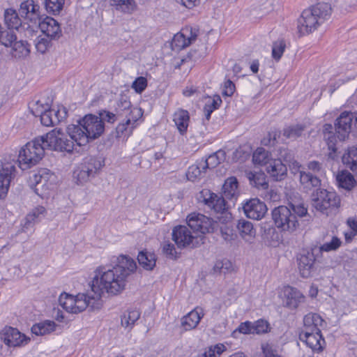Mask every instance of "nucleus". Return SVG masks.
<instances>
[{
    "mask_svg": "<svg viewBox=\"0 0 357 357\" xmlns=\"http://www.w3.org/2000/svg\"><path fill=\"white\" fill-rule=\"evenodd\" d=\"M112 114L105 110L99 112V116L94 114H86L78 121V124L68 125V131L78 146H85L90 141L98 138L104 132V121H109Z\"/></svg>",
    "mask_w": 357,
    "mask_h": 357,
    "instance_id": "1",
    "label": "nucleus"
},
{
    "mask_svg": "<svg viewBox=\"0 0 357 357\" xmlns=\"http://www.w3.org/2000/svg\"><path fill=\"white\" fill-rule=\"evenodd\" d=\"M331 13V5L324 2L305 9L298 20L299 33L305 35L313 32L330 18Z\"/></svg>",
    "mask_w": 357,
    "mask_h": 357,
    "instance_id": "2",
    "label": "nucleus"
},
{
    "mask_svg": "<svg viewBox=\"0 0 357 357\" xmlns=\"http://www.w3.org/2000/svg\"><path fill=\"white\" fill-rule=\"evenodd\" d=\"M90 283L91 291L87 294L91 301L103 303V298H109L112 289V270L105 267L98 268Z\"/></svg>",
    "mask_w": 357,
    "mask_h": 357,
    "instance_id": "3",
    "label": "nucleus"
},
{
    "mask_svg": "<svg viewBox=\"0 0 357 357\" xmlns=\"http://www.w3.org/2000/svg\"><path fill=\"white\" fill-rule=\"evenodd\" d=\"M45 141L43 136L36 137L22 146L18 155V165L22 169H28L36 165L44 156Z\"/></svg>",
    "mask_w": 357,
    "mask_h": 357,
    "instance_id": "4",
    "label": "nucleus"
},
{
    "mask_svg": "<svg viewBox=\"0 0 357 357\" xmlns=\"http://www.w3.org/2000/svg\"><path fill=\"white\" fill-rule=\"evenodd\" d=\"M137 264L128 255H121L117 257L113 267V294L121 293L126 287L127 278L137 270Z\"/></svg>",
    "mask_w": 357,
    "mask_h": 357,
    "instance_id": "5",
    "label": "nucleus"
},
{
    "mask_svg": "<svg viewBox=\"0 0 357 357\" xmlns=\"http://www.w3.org/2000/svg\"><path fill=\"white\" fill-rule=\"evenodd\" d=\"M45 146L55 151L72 153L75 146H78V142L75 141L68 131V126L66 127V133L61 129H54L43 135Z\"/></svg>",
    "mask_w": 357,
    "mask_h": 357,
    "instance_id": "6",
    "label": "nucleus"
},
{
    "mask_svg": "<svg viewBox=\"0 0 357 357\" xmlns=\"http://www.w3.org/2000/svg\"><path fill=\"white\" fill-rule=\"evenodd\" d=\"M59 303L66 312L73 314L79 313L87 307L93 310L101 307V303L91 301L87 293L78 294L76 296L63 293L59 298Z\"/></svg>",
    "mask_w": 357,
    "mask_h": 357,
    "instance_id": "7",
    "label": "nucleus"
},
{
    "mask_svg": "<svg viewBox=\"0 0 357 357\" xmlns=\"http://www.w3.org/2000/svg\"><path fill=\"white\" fill-rule=\"evenodd\" d=\"M271 215L275 226L281 231L293 233L299 227L298 218L288 206L275 207Z\"/></svg>",
    "mask_w": 357,
    "mask_h": 357,
    "instance_id": "8",
    "label": "nucleus"
},
{
    "mask_svg": "<svg viewBox=\"0 0 357 357\" xmlns=\"http://www.w3.org/2000/svg\"><path fill=\"white\" fill-rule=\"evenodd\" d=\"M104 166V160L100 158H87L74 171L73 177L77 184H84L93 178Z\"/></svg>",
    "mask_w": 357,
    "mask_h": 357,
    "instance_id": "9",
    "label": "nucleus"
},
{
    "mask_svg": "<svg viewBox=\"0 0 357 357\" xmlns=\"http://www.w3.org/2000/svg\"><path fill=\"white\" fill-rule=\"evenodd\" d=\"M312 202L317 210L327 214L328 210L339 206L340 199L335 192L319 189L313 192Z\"/></svg>",
    "mask_w": 357,
    "mask_h": 357,
    "instance_id": "10",
    "label": "nucleus"
},
{
    "mask_svg": "<svg viewBox=\"0 0 357 357\" xmlns=\"http://www.w3.org/2000/svg\"><path fill=\"white\" fill-rule=\"evenodd\" d=\"M188 227L192 230L195 235L202 241V236L205 234L213 231L217 223L212 219L200 213H190L187 218Z\"/></svg>",
    "mask_w": 357,
    "mask_h": 357,
    "instance_id": "11",
    "label": "nucleus"
},
{
    "mask_svg": "<svg viewBox=\"0 0 357 357\" xmlns=\"http://www.w3.org/2000/svg\"><path fill=\"white\" fill-rule=\"evenodd\" d=\"M143 111L139 107H132L128 97L126 95H121L116 102L115 107L114 116H125L127 122L134 121H137L142 117ZM114 119H113V121Z\"/></svg>",
    "mask_w": 357,
    "mask_h": 357,
    "instance_id": "12",
    "label": "nucleus"
},
{
    "mask_svg": "<svg viewBox=\"0 0 357 357\" xmlns=\"http://www.w3.org/2000/svg\"><path fill=\"white\" fill-rule=\"evenodd\" d=\"M191 230L188 225H178L174 228L172 239L178 248H193L199 244V237Z\"/></svg>",
    "mask_w": 357,
    "mask_h": 357,
    "instance_id": "13",
    "label": "nucleus"
},
{
    "mask_svg": "<svg viewBox=\"0 0 357 357\" xmlns=\"http://www.w3.org/2000/svg\"><path fill=\"white\" fill-rule=\"evenodd\" d=\"M335 131L340 140L344 141L352 129L357 130V115L349 112H343L335 123Z\"/></svg>",
    "mask_w": 357,
    "mask_h": 357,
    "instance_id": "14",
    "label": "nucleus"
},
{
    "mask_svg": "<svg viewBox=\"0 0 357 357\" xmlns=\"http://www.w3.org/2000/svg\"><path fill=\"white\" fill-rule=\"evenodd\" d=\"M40 6L33 0H26L22 2L19 9V13L24 20L29 22V26H37L40 19Z\"/></svg>",
    "mask_w": 357,
    "mask_h": 357,
    "instance_id": "15",
    "label": "nucleus"
},
{
    "mask_svg": "<svg viewBox=\"0 0 357 357\" xmlns=\"http://www.w3.org/2000/svg\"><path fill=\"white\" fill-rule=\"evenodd\" d=\"M1 340L8 347H20L28 342L26 336L21 333L17 328L5 327L0 332Z\"/></svg>",
    "mask_w": 357,
    "mask_h": 357,
    "instance_id": "16",
    "label": "nucleus"
},
{
    "mask_svg": "<svg viewBox=\"0 0 357 357\" xmlns=\"http://www.w3.org/2000/svg\"><path fill=\"white\" fill-rule=\"evenodd\" d=\"M301 341L310 348L313 352L320 353L325 347L326 342L323 338L321 331L317 332H301L299 334Z\"/></svg>",
    "mask_w": 357,
    "mask_h": 357,
    "instance_id": "17",
    "label": "nucleus"
},
{
    "mask_svg": "<svg viewBox=\"0 0 357 357\" xmlns=\"http://www.w3.org/2000/svg\"><path fill=\"white\" fill-rule=\"evenodd\" d=\"M15 170V162L2 165V168L0 169V199L4 198L7 195Z\"/></svg>",
    "mask_w": 357,
    "mask_h": 357,
    "instance_id": "18",
    "label": "nucleus"
},
{
    "mask_svg": "<svg viewBox=\"0 0 357 357\" xmlns=\"http://www.w3.org/2000/svg\"><path fill=\"white\" fill-rule=\"evenodd\" d=\"M68 116L66 107L61 106L56 109H49L40 116L41 123L45 126H53L64 121Z\"/></svg>",
    "mask_w": 357,
    "mask_h": 357,
    "instance_id": "19",
    "label": "nucleus"
},
{
    "mask_svg": "<svg viewBox=\"0 0 357 357\" xmlns=\"http://www.w3.org/2000/svg\"><path fill=\"white\" fill-rule=\"evenodd\" d=\"M246 216L254 220L261 219L267 212L266 204L258 199H252L243 206Z\"/></svg>",
    "mask_w": 357,
    "mask_h": 357,
    "instance_id": "20",
    "label": "nucleus"
},
{
    "mask_svg": "<svg viewBox=\"0 0 357 357\" xmlns=\"http://www.w3.org/2000/svg\"><path fill=\"white\" fill-rule=\"evenodd\" d=\"M37 26L43 33L47 38L56 40L61 36V29L58 22L51 17H46L39 21Z\"/></svg>",
    "mask_w": 357,
    "mask_h": 357,
    "instance_id": "21",
    "label": "nucleus"
},
{
    "mask_svg": "<svg viewBox=\"0 0 357 357\" xmlns=\"http://www.w3.org/2000/svg\"><path fill=\"white\" fill-rule=\"evenodd\" d=\"M197 36L196 31L193 32L192 28L187 27L183 29L182 32L174 35L172 46L177 50L183 49L195 41Z\"/></svg>",
    "mask_w": 357,
    "mask_h": 357,
    "instance_id": "22",
    "label": "nucleus"
},
{
    "mask_svg": "<svg viewBox=\"0 0 357 357\" xmlns=\"http://www.w3.org/2000/svg\"><path fill=\"white\" fill-rule=\"evenodd\" d=\"M315 252H317L316 248L312 249L310 252L307 251L306 253L301 255L298 258V270L303 278H307L311 275L316 259Z\"/></svg>",
    "mask_w": 357,
    "mask_h": 357,
    "instance_id": "23",
    "label": "nucleus"
},
{
    "mask_svg": "<svg viewBox=\"0 0 357 357\" xmlns=\"http://www.w3.org/2000/svg\"><path fill=\"white\" fill-rule=\"evenodd\" d=\"M204 315L201 307H195L181 319V326L185 331H191L197 328Z\"/></svg>",
    "mask_w": 357,
    "mask_h": 357,
    "instance_id": "24",
    "label": "nucleus"
},
{
    "mask_svg": "<svg viewBox=\"0 0 357 357\" xmlns=\"http://www.w3.org/2000/svg\"><path fill=\"white\" fill-rule=\"evenodd\" d=\"M45 211V208L41 206L33 208L22 221L21 231L22 232H27L32 229L35 224L38 222L41 218L44 217Z\"/></svg>",
    "mask_w": 357,
    "mask_h": 357,
    "instance_id": "25",
    "label": "nucleus"
},
{
    "mask_svg": "<svg viewBox=\"0 0 357 357\" xmlns=\"http://www.w3.org/2000/svg\"><path fill=\"white\" fill-rule=\"evenodd\" d=\"M284 305L291 309L296 308L299 303L303 302L304 296L296 288L287 286L283 289Z\"/></svg>",
    "mask_w": 357,
    "mask_h": 357,
    "instance_id": "26",
    "label": "nucleus"
},
{
    "mask_svg": "<svg viewBox=\"0 0 357 357\" xmlns=\"http://www.w3.org/2000/svg\"><path fill=\"white\" fill-rule=\"evenodd\" d=\"M267 173L273 178L274 181H282L286 175L287 169L280 160L271 159L266 166Z\"/></svg>",
    "mask_w": 357,
    "mask_h": 357,
    "instance_id": "27",
    "label": "nucleus"
},
{
    "mask_svg": "<svg viewBox=\"0 0 357 357\" xmlns=\"http://www.w3.org/2000/svg\"><path fill=\"white\" fill-rule=\"evenodd\" d=\"M202 193L204 196V201L210 208H213L217 213H222L226 208L225 200L222 197H220L215 193H211L209 190H203Z\"/></svg>",
    "mask_w": 357,
    "mask_h": 357,
    "instance_id": "28",
    "label": "nucleus"
},
{
    "mask_svg": "<svg viewBox=\"0 0 357 357\" xmlns=\"http://www.w3.org/2000/svg\"><path fill=\"white\" fill-rule=\"evenodd\" d=\"M324 324L321 317L316 313H309L304 317L303 327L301 332H317L321 331L320 328Z\"/></svg>",
    "mask_w": 357,
    "mask_h": 357,
    "instance_id": "29",
    "label": "nucleus"
},
{
    "mask_svg": "<svg viewBox=\"0 0 357 357\" xmlns=\"http://www.w3.org/2000/svg\"><path fill=\"white\" fill-rule=\"evenodd\" d=\"M241 237L249 243H252L256 236V230L253 225L246 220H239L236 225Z\"/></svg>",
    "mask_w": 357,
    "mask_h": 357,
    "instance_id": "30",
    "label": "nucleus"
},
{
    "mask_svg": "<svg viewBox=\"0 0 357 357\" xmlns=\"http://www.w3.org/2000/svg\"><path fill=\"white\" fill-rule=\"evenodd\" d=\"M141 312L137 309H128L121 315V325L128 331H130L136 321L139 319Z\"/></svg>",
    "mask_w": 357,
    "mask_h": 357,
    "instance_id": "31",
    "label": "nucleus"
},
{
    "mask_svg": "<svg viewBox=\"0 0 357 357\" xmlns=\"http://www.w3.org/2000/svg\"><path fill=\"white\" fill-rule=\"evenodd\" d=\"M173 121L175 123L181 135L187 132L189 124L190 116L187 110L179 109L174 114Z\"/></svg>",
    "mask_w": 357,
    "mask_h": 357,
    "instance_id": "32",
    "label": "nucleus"
},
{
    "mask_svg": "<svg viewBox=\"0 0 357 357\" xmlns=\"http://www.w3.org/2000/svg\"><path fill=\"white\" fill-rule=\"evenodd\" d=\"M333 126L331 124H325L324 126L323 129V133H324V138L326 141L328 150L331 151V152L328 153V155L331 158H335V153L337 151L336 149V137L333 132Z\"/></svg>",
    "mask_w": 357,
    "mask_h": 357,
    "instance_id": "33",
    "label": "nucleus"
},
{
    "mask_svg": "<svg viewBox=\"0 0 357 357\" xmlns=\"http://www.w3.org/2000/svg\"><path fill=\"white\" fill-rule=\"evenodd\" d=\"M300 183L305 190H311L321 185V180L310 172H301Z\"/></svg>",
    "mask_w": 357,
    "mask_h": 357,
    "instance_id": "34",
    "label": "nucleus"
},
{
    "mask_svg": "<svg viewBox=\"0 0 357 357\" xmlns=\"http://www.w3.org/2000/svg\"><path fill=\"white\" fill-rule=\"evenodd\" d=\"M342 160L348 168L357 174V146L348 148L343 154Z\"/></svg>",
    "mask_w": 357,
    "mask_h": 357,
    "instance_id": "35",
    "label": "nucleus"
},
{
    "mask_svg": "<svg viewBox=\"0 0 357 357\" xmlns=\"http://www.w3.org/2000/svg\"><path fill=\"white\" fill-rule=\"evenodd\" d=\"M225 152L224 151H218L215 153L208 156L206 160H202V169L206 170L208 168L213 169L217 167L225 159Z\"/></svg>",
    "mask_w": 357,
    "mask_h": 357,
    "instance_id": "36",
    "label": "nucleus"
},
{
    "mask_svg": "<svg viewBox=\"0 0 357 357\" xmlns=\"http://www.w3.org/2000/svg\"><path fill=\"white\" fill-rule=\"evenodd\" d=\"M4 21L8 29V30H17L22 25V20L18 14L11 8L5 10Z\"/></svg>",
    "mask_w": 357,
    "mask_h": 357,
    "instance_id": "37",
    "label": "nucleus"
},
{
    "mask_svg": "<svg viewBox=\"0 0 357 357\" xmlns=\"http://www.w3.org/2000/svg\"><path fill=\"white\" fill-rule=\"evenodd\" d=\"M56 324L52 321H45L34 324L31 332L36 335H45L55 331Z\"/></svg>",
    "mask_w": 357,
    "mask_h": 357,
    "instance_id": "38",
    "label": "nucleus"
},
{
    "mask_svg": "<svg viewBox=\"0 0 357 357\" xmlns=\"http://www.w3.org/2000/svg\"><path fill=\"white\" fill-rule=\"evenodd\" d=\"M115 9L125 14H132L137 9L135 0H113Z\"/></svg>",
    "mask_w": 357,
    "mask_h": 357,
    "instance_id": "39",
    "label": "nucleus"
},
{
    "mask_svg": "<svg viewBox=\"0 0 357 357\" xmlns=\"http://www.w3.org/2000/svg\"><path fill=\"white\" fill-rule=\"evenodd\" d=\"M10 47V52L15 58L20 59L26 57L30 52L28 44L23 40H15Z\"/></svg>",
    "mask_w": 357,
    "mask_h": 357,
    "instance_id": "40",
    "label": "nucleus"
},
{
    "mask_svg": "<svg viewBox=\"0 0 357 357\" xmlns=\"http://www.w3.org/2000/svg\"><path fill=\"white\" fill-rule=\"evenodd\" d=\"M139 264L146 270L151 271L155 266V257L153 253L140 252L137 256Z\"/></svg>",
    "mask_w": 357,
    "mask_h": 357,
    "instance_id": "41",
    "label": "nucleus"
},
{
    "mask_svg": "<svg viewBox=\"0 0 357 357\" xmlns=\"http://www.w3.org/2000/svg\"><path fill=\"white\" fill-rule=\"evenodd\" d=\"M54 174L50 173L48 169H44L38 172V174L34 175V181L36 182V192L39 195L38 190L40 188L47 185V182Z\"/></svg>",
    "mask_w": 357,
    "mask_h": 357,
    "instance_id": "42",
    "label": "nucleus"
},
{
    "mask_svg": "<svg viewBox=\"0 0 357 357\" xmlns=\"http://www.w3.org/2000/svg\"><path fill=\"white\" fill-rule=\"evenodd\" d=\"M137 121H130L127 122V119H126V121L121 123L118 125L116 128V138H122L125 139L127 138L132 132L133 128L135 127V123Z\"/></svg>",
    "mask_w": 357,
    "mask_h": 357,
    "instance_id": "43",
    "label": "nucleus"
},
{
    "mask_svg": "<svg viewBox=\"0 0 357 357\" xmlns=\"http://www.w3.org/2000/svg\"><path fill=\"white\" fill-rule=\"evenodd\" d=\"M337 180L338 181L339 185L347 190H351L356 185V181L354 179V176L347 172H342L341 174H338L337 176Z\"/></svg>",
    "mask_w": 357,
    "mask_h": 357,
    "instance_id": "44",
    "label": "nucleus"
},
{
    "mask_svg": "<svg viewBox=\"0 0 357 357\" xmlns=\"http://www.w3.org/2000/svg\"><path fill=\"white\" fill-rule=\"evenodd\" d=\"M247 176L252 185L257 188L261 187L263 189L268 188L266 176L264 173L250 172L247 174Z\"/></svg>",
    "mask_w": 357,
    "mask_h": 357,
    "instance_id": "45",
    "label": "nucleus"
},
{
    "mask_svg": "<svg viewBox=\"0 0 357 357\" xmlns=\"http://www.w3.org/2000/svg\"><path fill=\"white\" fill-rule=\"evenodd\" d=\"M238 181L235 177L227 178L223 185V193L228 199L233 198L237 193Z\"/></svg>",
    "mask_w": 357,
    "mask_h": 357,
    "instance_id": "46",
    "label": "nucleus"
},
{
    "mask_svg": "<svg viewBox=\"0 0 357 357\" xmlns=\"http://www.w3.org/2000/svg\"><path fill=\"white\" fill-rule=\"evenodd\" d=\"M305 126L302 125H293L283 130V135L289 139L295 140L302 135Z\"/></svg>",
    "mask_w": 357,
    "mask_h": 357,
    "instance_id": "47",
    "label": "nucleus"
},
{
    "mask_svg": "<svg viewBox=\"0 0 357 357\" xmlns=\"http://www.w3.org/2000/svg\"><path fill=\"white\" fill-rule=\"evenodd\" d=\"M226 349V346L221 343L211 345L206 348L199 357H220Z\"/></svg>",
    "mask_w": 357,
    "mask_h": 357,
    "instance_id": "48",
    "label": "nucleus"
},
{
    "mask_svg": "<svg viewBox=\"0 0 357 357\" xmlns=\"http://www.w3.org/2000/svg\"><path fill=\"white\" fill-rule=\"evenodd\" d=\"M269 153L263 148H258L252 155V161L256 165H266L271 160Z\"/></svg>",
    "mask_w": 357,
    "mask_h": 357,
    "instance_id": "49",
    "label": "nucleus"
},
{
    "mask_svg": "<svg viewBox=\"0 0 357 357\" xmlns=\"http://www.w3.org/2000/svg\"><path fill=\"white\" fill-rule=\"evenodd\" d=\"M65 0H45V6L47 13L59 15L63 10Z\"/></svg>",
    "mask_w": 357,
    "mask_h": 357,
    "instance_id": "50",
    "label": "nucleus"
},
{
    "mask_svg": "<svg viewBox=\"0 0 357 357\" xmlns=\"http://www.w3.org/2000/svg\"><path fill=\"white\" fill-rule=\"evenodd\" d=\"M289 208L291 209V212L297 217H303L307 213V209L303 202H298L294 200L290 201Z\"/></svg>",
    "mask_w": 357,
    "mask_h": 357,
    "instance_id": "51",
    "label": "nucleus"
},
{
    "mask_svg": "<svg viewBox=\"0 0 357 357\" xmlns=\"http://www.w3.org/2000/svg\"><path fill=\"white\" fill-rule=\"evenodd\" d=\"M17 37L12 30H6L0 33V43L5 47H11Z\"/></svg>",
    "mask_w": 357,
    "mask_h": 357,
    "instance_id": "52",
    "label": "nucleus"
},
{
    "mask_svg": "<svg viewBox=\"0 0 357 357\" xmlns=\"http://www.w3.org/2000/svg\"><path fill=\"white\" fill-rule=\"evenodd\" d=\"M341 241L335 236H333L330 242H326L324 243L321 246L317 248V252H331L336 250L341 245Z\"/></svg>",
    "mask_w": 357,
    "mask_h": 357,
    "instance_id": "53",
    "label": "nucleus"
},
{
    "mask_svg": "<svg viewBox=\"0 0 357 357\" xmlns=\"http://www.w3.org/2000/svg\"><path fill=\"white\" fill-rule=\"evenodd\" d=\"M52 39H50L49 38H45L42 36H39L37 37L35 41V46L36 48V50L41 53L44 54L45 53L49 47L51 46V40Z\"/></svg>",
    "mask_w": 357,
    "mask_h": 357,
    "instance_id": "54",
    "label": "nucleus"
},
{
    "mask_svg": "<svg viewBox=\"0 0 357 357\" xmlns=\"http://www.w3.org/2000/svg\"><path fill=\"white\" fill-rule=\"evenodd\" d=\"M205 170L202 169V162L199 161L197 164L191 165L187 172L186 176L188 180L195 181L199 178Z\"/></svg>",
    "mask_w": 357,
    "mask_h": 357,
    "instance_id": "55",
    "label": "nucleus"
},
{
    "mask_svg": "<svg viewBox=\"0 0 357 357\" xmlns=\"http://www.w3.org/2000/svg\"><path fill=\"white\" fill-rule=\"evenodd\" d=\"M252 322L250 321H245L241 323L238 327L235 329L232 333L231 336L234 338L238 337V334H244V335H248V334H253L252 333Z\"/></svg>",
    "mask_w": 357,
    "mask_h": 357,
    "instance_id": "56",
    "label": "nucleus"
},
{
    "mask_svg": "<svg viewBox=\"0 0 357 357\" xmlns=\"http://www.w3.org/2000/svg\"><path fill=\"white\" fill-rule=\"evenodd\" d=\"M285 48L286 44L283 40H279L274 42L272 47L273 58L276 61H279L282 57Z\"/></svg>",
    "mask_w": 357,
    "mask_h": 357,
    "instance_id": "57",
    "label": "nucleus"
},
{
    "mask_svg": "<svg viewBox=\"0 0 357 357\" xmlns=\"http://www.w3.org/2000/svg\"><path fill=\"white\" fill-rule=\"evenodd\" d=\"M50 108L47 102H43L40 100H37L30 106L31 111L35 116H41L45 112Z\"/></svg>",
    "mask_w": 357,
    "mask_h": 357,
    "instance_id": "58",
    "label": "nucleus"
},
{
    "mask_svg": "<svg viewBox=\"0 0 357 357\" xmlns=\"http://www.w3.org/2000/svg\"><path fill=\"white\" fill-rule=\"evenodd\" d=\"M253 334H263L269 331V324L264 319H259L252 323Z\"/></svg>",
    "mask_w": 357,
    "mask_h": 357,
    "instance_id": "59",
    "label": "nucleus"
},
{
    "mask_svg": "<svg viewBox=\"0 0 357 357\" xmlns=\"http://www.w3.org/2000/svg\"><path fill=\"white\" fill-rule=\"evenodd\" d=\"M147 86V79L144 77H139L132 84V89L137 93H142Z\"/></svg>",
    "mask_w": 357,
    "mask_h": 357,
    "instance_id": "60",
    "label": "nucleus"
},
{
    "mask_svg": "<svg viewBox=\"0 0 357 357\" xmlns=\"http://www.w3.org/2000/svg\"><path fill=\"white\" fill-rule=\"evenodd\" d=\"M278 158L277 160H280L281 162L283 160L287 165L292 161L294 158V155L293 151L286 149V148H280L278 149Z\"/></svg>",
    "mask_w": 357,
    "mask_h": 357,
    "instance_id": "61",
    "label": "nucleus"
},
{
    "mask_svg": "<svg viewBox=\"0 0 357 357\" xmlns=\"http://www.w3.org/2000/svg\"><path fill=\"white\" fill-rule=\"evenodd\" d=\"M263 353V357H280L278 351L273 348V345L268 343H263L261 345Z\"/></svg>",
    "mask_w": 357,
    "mask_h": 357,
    "instance_id": "62",
    "label": "nucleus"
},
{
    "mask_svg": "<svg viewBox=\"0 0 357 357\" xmlns=\"http://www.w3.org/2000/svg\"><path fill=\"white\" fill-rule=\"evenodd\" d=\"M162 251L163 253L170 259H176L177 257V252L174 245L169 242L164 243Z\"/></svg>",
    "mask_w": 357,
    "mask_h": 357,
    "instance_id": "63",
    "label": "nucleus"
},
{
    "mask_svg": "<svg viewBox=\"0 0 357 357\" xmlns=\"http://www.w3.org/2000/svg\"><path fill=\"white\" fill-rule=\"evenodd\" d=\"M221 234L225 241L229 242L234 241L236 237V235L234 232L233 229L229 227L228 226H224L221 227Z\"/></svg>",
    "mask_w": 357,
    "mask_h": 357,
    "instance_id": "64",
    "label": "nucleus"
}]
</instances>
